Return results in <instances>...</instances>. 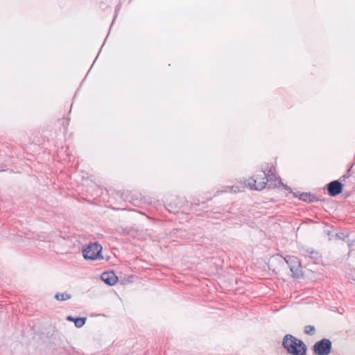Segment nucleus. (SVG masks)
<instances>
[{
	"instance_id": "1",
	"label": "nucleus",
	"mask_w": 355,
	"mask_h": 355,
	"mask_svg": "<svg viewBox=\"0 0 355 355\" xmlns=\"http://www.w3.org/2000/svg\"><path fill=\"white\" fill-rule=\"evenodd\" d=\"M275 175L272 169L270 168L267 172L266 171H260L259 174H256L248 184L240 183L239 185L227 187L225 192L236 193L243 191L246 187H249L251 189L262 190L266 188L268 182L272 180Z\"/></svg>"
},
{
	"instance_id": "2",
	"label": "nucleus",
	"mask_w": 355,
	"mask_h": 355,
	"mask_svg": "<svg viewBox=\"0 0 355 355\" xmlns=\"http://www.w3.org/2000/svg\"><path fill=\"white\" fill-rule=\"evenodd\" d=\"M282 346L291 355H306L307 350L304 343L291 334H286L283 338Z\"/></svg>"
},
{
	"instance_id": "3",
	"label": "nucleus",
	"mask_w": 355,
	"mask_h": 355,
	"mask_svg": "<svg viewBox=\"0 0 355 355\" xmlns=\"http://www.w3.org/2000/svg\"><path fill=\"white\" fill-rule=\"evenodd\" d=\"M102 247L97 243L89 244L83 250V256L86 259L96 260L102 259Z\"/></svg>"
},
{
	"instance_id": "4",
	"label": "nucleus",
	"mask_w": 355,
	"mask_h": 355,
	"mask_svg": "<svg viewBox=\"0 0 355 355\" xmlns=\"http://www.w3.org/2000/svg\"><path fill=\"white\" fill-rule=\"evenodd\" d=\"M331 349V342L327 338H322L313 345V352L316 355H328Z\"/></svg>"
},
{
	"instance_id": "5",
	"label": "nucleus",
	"mask_w": 355,
	"mask_h": 355,
	"mask_svg": "<svg viewBox=\"0 0 355 355\" xmlns=\"http://www.w3.org/2000/svg\"><path fill=\"white\" fill-rule=\"evenodd\" d=\"M285 261L289 265L293 277L299 278L302 275L301 263L299 259L295 256H286Z\"/></svg>"
},
{
	"instance_id": "6",
	"label": "nucleus",
	"mask_w": 355,
	"mask_h": 355,
	"mask_svg": "<svg viewBox=\"0 0 355 355\" xmlns=\"http://www.w3.org/2000/svg\"><path fill=\"white\" fill-rule=\"evenodd\" d=\"M327 190L331 196H336L342 192L343 185L338 180H334L329 183Z\"/></svg>"
},
{
	"instance_id": "7",
	"label": "nucleus",
	"mask_w": 355,
	"mask_h": 355,
	"mask_svg": "<svg viewBox=\"0 0 355 355\" xmlns=\"http://www.w3.org/2000/svg\"><path fill=\"white\" fill-rule=\"evenodd\" d=\"M101 279L107 285L113 286L117 282L118 277L113 272H105L101 275Z\"/></svg>"
},
{
	"instance_id": "8",
	"label": "nucleus",
	"mask_w": 355,
	"mask_h": 355,
	"mask_svg": "<svg viewBox=\"0 0 355 355\" xmlns=\"http://www.w3.org/2000/svg\"><path fill=\"white\" fill-rule=\"evenodd\" d=\"M301 254L305 257H309L315 261H318L320 259V254L319 252L309 248H302Z\"/></svg>"
},
{
	"instance_id": "9",
	"label": "nucleus",
	"mask_w": 355,
	"mask_h": 355,
	"mask_svg": "<svg viewBox=\"0 0 355 355\" xmlns=\"http://www.w3.org/2000/svg\"><path fill=\"white\" fill-rule=\"evenodd\" d=\"M300 199L304 202H311L314 201L315 196L309 193H302L300 194Z\"/></svg>"
},
{
	"instance_id": "10",
	"label": "nucleus",
	"mask_w": 355,
	"mask_h": 355,
	"mask_svg": "<svg viewBox=\"0 0 355 355\" xmlns=\"http://www.w3.org/2000/svg\"><path fill=\"white\" fill-rule=\"evenodd\" d=\"M71 297V294L67 293H58L55 295V298L58 301H64L69 300Z\"/></svg>"
},
{
	"instance_id": "11",
	"label": "nucleus",
	"mask_w": 355,
	"mask_h": 355,
	"mask_svg": "<svg viewBox=\"0 0 355 355\" xmlns=\"http://www.w3.org/2000/svg\"><path fill=\"white\" fill-rule=\"evenodd\" d=\"M85 318H78L74 320V324L76 327L80 328L85 324Z\"/></svg>"
},
{
	"instance_id": "12",
	"label": "nucleus",
	"mask_w": 355,
	"mask_h": 355,
	"mask_svg": "<svg viewBox=\"0 0 355 355\" xmlns=\"http://www.w3.org/2000/svg\"><path fill=\"white\" fill-rule=\"evenodd\" d=\"M304 333L309 335H313L315 334V328L313 326L307 325L305 327Z\"/></svg>"
},
{
	"instance_id": "13",
	"label": "nucleus",
	"mask_w": 355,
	"mask_h": 355,
	"mask_svg": "<svg viewBox=\"0 0 355 355\" xmlns=\"http://www.w3.org/2000/svg\"><path fill=\"white\" fill-rule=\"evenodd\" d=\"M167 209L171 212H178L179 211H180L181 207H178L177 205H175V207H173V203L171 202L168 205Z\"/></svg>"
},
{
	"instance_id": "14",
	"label": "nucleus",
	"mask_w": 355,
	"mask_h": 355,
	"mask_svg": "<svg viewBox=\"0 0 355 355\" xmlns=\"http://www.w3.org/2000/svg\"><path fill=\"white\" fill-rule=\"evenodd\" d=\"M279 182H280V181L278 179L275 178L274 183L271 184L272 186H274V187H276L277 186V183H279Z\"/></svg>"
},
{
	"instance_id": "15",
	"label": "nucleus",
	"mask_w": 355,
	"mask_h": 355,
	"mask_svg": "<svg viewBox=\"0 0 355 355\" xmlns=\"http://www.w3.org/2000/svg\"><path fill=\"white\" fill-rule=\"evenodd\" d=\"M67 320H69V321H73L74 322L75 318H73L72 316H68L67 317Z\"/></svg>"
},
{
	"instance_id": "16",
	"label": "nucleus",
	"mask_w": 355,
	"mask_h": 355,
	"mask_svg": "<svg viewBox=\"0 0 355 355\" xmlns=\"http://www.w3.org/2000/svg\"><path fill=\"white\" fill-rule=\"evenodd\" d=\"M180 201H181V200H180V198H175V204H176V203H180Z\"/></svg>"
}]
</instances>
